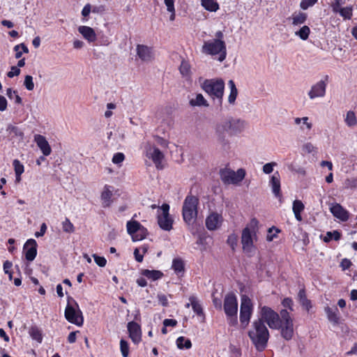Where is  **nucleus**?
Returning <instances> with one entry per match:
<instances>
[{
    "label": "nucleus",
    "instance_id": "nucleus-1",
    "mask_svg": "<svg viewBox=\"0 0 357 357\" xmlns=\"http://www.w3.org/2000/svg\"><path fill=\"white\" fill-rule=\"evenodd\" d=\"M245 126V122L243 120L233 117H227L216 126L215 133L218 141L223 151H228L230 149L225 133H228L230 136L237 135L243 132Z\"/></svg>",
    "mask_w": 357,
    "mask_h": 357
},
{
    "label": "nucleus",
    "instance_id": "nucleus-2",
    "mask_svg": "<svg viewBox=\"0 0 357 357\" xmlns=\"http://www.w3.org/2000/svg\"><path fill=\"white\" fill-rule=\"evenodd\" d=\"M248 336L257 351H262L266 349L269 339V332L261 319L253 321Z\"/></svg>",
    "mask_w": 357,
    "mask_h": 357
},
{
    "label": "nucleus",
    "instance_id": "nucleus-3",
    "mask_svg": "<svg viewBox=\"0 0 357 357\" xmlns=\"http://www.w3.org/2000/svg\"><path fill=\"white\" fill-rule=\"evenodd\" d=\"M203 90L213 100L218 107H222L225 89V82L222 79H206L202 84Z\"/></svg>",
    "mask_w": 357,
    "mask_h": 357
},
{
    "label": "nucleus",
    "instance_id": "nucleus-4",
    "mask_svg": "<svg viewBox=\"0 0 357 357\" xmlns=\"http://www.w3.org/2000/svg\"><path fill=\"white\" fill-rule=\"evenodd\" d=\"M202 52L206 55L218 56L217 59L222 62L227 56V47L225 41L218 40H208L204 42Z\"/></svg>",
    "mask_w": 357,
    "mask_h": 357
},
{
    "label": "nucleus",
    "instance_id": "nucleus-5",
    "mask_svg": "<svg viewBox=\"0 0 357 357\" xmlns=\"http://www.w3.org/2000/svg\"><path fill=\"white\" fill-rule=\"evenodd\" d=\"M199 199L192 195H188L184 199L182 207L183 220L188 225H190L197 218Z\"/></svg>",
    "mask_w": 357,
    "mask_h": 357
},
{
    "label": "nucleus",
    "instance_id": "nucleus-6",
    "mask_svg": "<svg viewBox=\"0 0 357 357\" xmlns=\"http://www.w3.org/2000/svg\"><path fill=\"white\" fill-rule=\"evenodd\" d=\"M224 311L227 316L228 324L230 326L236 325L238 323V302L234 294L230 293L225 296L224 300Z\"/></svg>",
    "mask_w": 357,
    "mask_h": 357
},
{
    "label": "nucleus",
    "instance_id": "nucleus-7",
    "mask_svg": "<svg viewBox=\"0 0 357 357\" xmlns=\"http://www.w3.org/2000/svg\"><path fill=\"white\" fill-rule=\"evenodd\" d=\"M278 325L277 329H280L282 337L286 340H291L294 335V324L293 319L286 309L280 311V320Z\"/></svg>",
    "mask_w": 357,
    "mask_h": 357
},
{
    "label": "nucleus",
    "instance_id": "nucleus-8",
    "mask_svg": "<svg viewBox=\"0 0 357 357\" xmlns=\"http://www.w3.org/2000/svg\"><path fill=\"white\" fill-rule=\"evenodd\" d=\"M259 222L256 218H252L250 221V226L253 228L252 231L249 227H245L242 231L241 243L243 250L245 253H250L253 250V241L252 233H255V228L257 227Z\"/></svg>",
    "mask_w": 357,
    "mask_h": 357
},
{
    "label": "nucleus",
    "instance_id": "nucleus-9",
    "mask_svg": "<svg viewBox=\"0 0 357 357\" xmlns=\"http://www.w3.org/2000/svg\"><path fill=\"white\" fill-rule=\"evenodd\" d=\"M169 211V206L167 204H163L158 210V224L165 231H170L172 229L174 220L170 217Z\"/></svg>",
    "mask_w": 357,
    "mask_h": 357
},
{
    "label": "nucleus",
    "instance_id": "nucleus-10",
    "mask_svg": "<svg viewBox=\"0 0 357 357\" xmlns=\"http://www.w3.org/2000/svg\"><path fill=\"white\" fill-rule=\"evenodd\" d=\"M127 231L134 241L144 239L148 234L147 229L136 220H130L126 224Z\"/></svg>",
    "mask_w": 357,
    "mask_h": 357
},
{
    "label": "nucleus",
    "instance_id": "nucleus-11",
    "mask_svg": "<svg viewBox=\"0 0 357 357\" xmlns=\"http://www.w3.org/2000/svg\"><path fill=\"white\" fill-rule=\"evenodd\" d=\"M260 315L259 319H261L264 323L266 322L271 328L277 329L278 328L280 314H278L269 307L264 306L261 308Z\"/></svg>",
    "mask_w": 357,
    "mask_h": 357
},
{
    "label": "nucleus",
    "instance_id": "nucleus-12",
    "mask_svg": "<svg viewBox=\"0 0 357 357\" xmlns=\"http://www.w3.org/2000/svg\"><path fill=\"white\" fill-rule=\"evenodd\" d=\"M252 312V304L251 300L247 296L241 297L240 307V321L243 327H246L250 321Z\"/></svg>",
    "mask_w": 357,
    "mask_h": 357
},
{
    "label": "nucleus",
    "instance_id": "nucleus-13",
    "mask_svg": "<svg viewBox=\"0 0 357 357\" xmlns=\"http://www.w3.org/2000/svg\"><path fill=\"white\" fill-rule=\"evenodd\" d=\"M245 174L243 169H239L236 172L228 169L220 170V178L225 184L237 183L244 178Z\"/></svg>",
    "mask_w": 357,
    "mask_h": 357
},
{
    "label": "nucleus",
    "instance_id": "nucleus-14",
    "mask_svg": "<svg viewBox=\"0 0 357 357\" xmlns=\"http://www.w3.org/2000/svg\"><path fill=\"white\" fill-rule=\"evenodd\" d=\"M146 156L151 159L158 169H162V162L165 158L163 153L155 146L148 144L146 146Z\"/></svg>",
    "mask_w": 357,
    "mask_h": 357
},
{
    "label": "nucleus",
    "instance_id": "nucleus-15",
    "mask_svg": "<svg viewBox=\"0 0 357 357\" xmlns=\"http://www.w3.org/2000/svg\"><path fill=\"white\" fill-rule=\"evenodd\" d=\"M65 317L69 322L77 326H80L83 324L84 319L82 312L79 309L76 310L69 303L65 310Z\"/></svg>",
    "mask_w": 357,
    "mask_h": 357
},
{
    "label": "nucleus",
    "instance_id": "nucleus-16",
    "mask_svg": "<svg viewBox=\"0 0 357 357\" xmlns=\"http://www.w3.org/2000/svg\"><path fill=\"white\" fill-rule=\"evenodd\" d=\"M328 79V76L326 75L324 80H320L312 86L308 92V96L310 99L322 98L325 96Z\"/></svg>",
    "mask_w": 357,
    "mask_h": 357
},
{
    "label": "nucleus",
    "instance_id": "nucleus-17",
    "mask_svg": "<svg viewBox=\"0 0 357 357\" xmlns=\"http://www.w3.org/2000/svg\"><path fill=\"white\" fill-rule=\"evenodd\" d=\"M23 250L25 255V258L29 261H32L37 255V243L33 239H29L24 243Z\"/></svg>",
    "mask_w": 357,
    "mask_h": 357
},
{
    "label": "nucleus",
    "instance_id": "nucleus-18",
    "mask_svg": "<svg viewBox=\"0 0 357 357\" xmlns=\"http://www.w3.org/2000/svg\"><path fill=\"white\" fill-rule=\"evenodd\" d=\"M136 50L139 58L144 62L151 61L154 58L153 50L150 47L144 45H137Z\"/></svg>",
    "mask_w": 357,
    "mask_h": 357
},
{
    "label": "nucleus",
    "instance_id": "nucleus-19",
    "mask_svg": "<svg viewBox=\"0 0 357 357\" xmlns=\"http://www.w3.org/2000/svg\"><path fill=\"white\" fill-rule=\"evenodd\" d=\"M128 331L132 341L135 344H138L141 341L142 337L140 326L135 321H130L128 324Z\"/></svg>",
    "mask_w": 357,
    "mask_h": 357
},
{
    "label": "nucleus",
    "instance_id": "nucleus-20",
    "mask_svg": "<svg viewBox=\"0 0 357 357\" xmlns=\"http://www.w3.org/2000/svg\"><path fill=\"white\" fill-rule=\"evenodd\" d=\"M330 211L334 217L342 221H347L349 218V212L338 203L332 204Z\"/></svg>",
    "mask_w": 357,
    "mask_h": 357
},
{
    "label": "nucleus",
    "instance_id": "nucleus-21",
    "mask_svg": "<svg viewBox=\"0 0 357 357\" xmlns=\"http://www.w3.org/2000/svg\"><path fill=\"white\" fill-rule=\"evenodd\" d=\"M269 185L271 187L272 192L274 194L275 197L281 201L280 176L278 172H275L271 176Z\"/></svg>",
    "mask_w": 357,
    "mask_h": 357
},
{
    "label": "nucleus",
    "instance_id": "nucleus-22",
    "mask_svg": "<svg viewBox=\"0 0 357 357\" xmlns=\"http://www.w3.org/2000/svg\"><path fill=\"white\" fill-rule=\"evenodd\" d=\"M34 141L44 155L47 156L51 153L52 149L44 136L36 135L34 136Z\"/></svg>",
    "mask_w": 357,
    "mask_h": 357
},
{
    "label": "nucleus",
    "instance_id": "nucleus-23",
    "mask_svg": "<svg viewBox=\"0 0 357 357\" xmlns=\"http://www.w3.org/2000/svg\"><path fill=\"white\" fill-rule=\"evenodd\" d=\"M78 31L89 43H93L97 39L95 31L90 26H80L78 27Z\"/></svg>",
    "mask_w": 357,
    "mask_h": 357
},
{
    "label": "nucleus",
    "instance_id": "nucleus-24",
    "mask_svg": "<svg viewBox=\"0 0 357 357\" xmlns=\"http://www.w3.org/2000/svg\"><path fill=\"white\" fill-rule=\"evenodd\" d=\"M221 217L218 213H211L206 219V226L209 230H215L218 228Z\"/></svg>",
    "mask_w": 357,
    "mask_h": 357
},
{
    "label": "nucleus",
    "instance_id": "nucleus-25",
    "mask_svg": "<svg viewBox=\"0 0 357 357\" xmlns=\"http://www.w3.org/2000/svg\"><path fill=\"white\" fill-rule=\"evenodd\" d=\"M109 185H105L104 190L101 193L102 206L104 208L109 207L112 204V191Z\"/></svg>",
    "mask_w": 357,
    "mask_h": 357
},
{
    "label": "nucleus",
    "instance_id": "nucleus-26",
    "mask_svg": "<svg viewBox=\"0 0 357 357\" xmlns=\"http://www.w3.org/2000/svg\"><path fill=\"white\" fill-rule=\"evenodd\" d=\"M325 312L326 313L327 318L330 322H331L335 325L339 324L340 317L337 314L338 309L336 307H330L328 306L326 307Z\"/></svg>",
    "mask_w": 357,
    "mask_h": 357
},
{
    "label": "nucleus",
    "instance_id": "nucleus-27",
    "mask_svg": "<svg viewBox=\"0 0 357 357\" xmlns=\"http://www.w3.org/2000/svg\"><path fill=\"white\" fill-rule=\"evenodd\" d=\"M298 300L302 307L309 312L310 309L312 307L311 301L307 298L304 289L299 290L298 293Z\"/></svg>",
    "mask_w": 357,
    "mask_h": 357
},
{
    "label": "nucleus",
    "instance_id": "nucleus-28",
    "mask_svg": "<svg viewBox=\"0 0 357 357\" xmlns=\"http://www.w3.org/2000/svg\"><path fill=\"white\" fill-rule=\"evenodd\" d=\"M142 274L153 281L160 279L163 276V273L160 271L156 270L150 271L148 269H144L142 271Z\"/></svg>",
    "mask_w": 357,
    "mask_h": 357
},
{
    "label": "nucleus",
    "instance_id": "nucleus-29",
    "mask_svg": "<svg viewBox=\"0 0 357 357\" xmlns=\"http://www.w3.org/2000/svg\"><path fill=\"white\" fill-rule=\"evenodd\" d=\"M190 105L192 107L208 106L207 100L204 98V96L201 93L197 94L195 98L190 99Z\"/></svg>",
    "mask_w": 357,
    "mask_h": 357
},
{
    "label": "nucleus",
    "instance_id": "nucleus-30",
    "mask_svg": "<svg viewBox=\"0 0 357 357\" xmlns=\"http://www.w3.org/2000/svg\"><path fill=\"white\" fill-rule=\"evenodd\" d=\"M228 85L230 88V93L228 96V102L230 105H233L235 104V101L238 95V90L233 80H229Z\"/></svg>",
    "mask_w": 357,
    "mask_h": 357
},
{
    "label": "nucleus",
    "instance_id": "nucleus-31",
    "mask_svg": "<svg viewBox=\"0 0 357 357\" xmlns=\"http://www.w3.org/2000/svg\"><path fill=\"white\" fill-rule=\"evenodd\" d=\"M190 303L186 304V307H189L190 305L192 306L193 311L199 316L203 315V309L201 305L199 303L197 298L194 296H191L189 298Z\"/></svg>",
    "mask_w": 357,
    "mask_h": 357
},
{
    "label": "nucleus",
    "instance_id": "nucleus-32",
    "mask_svg": "<svg viewBox=\"0 0 357 357\" xmlns=\"http://www.w3.org/2000/svg\"><path fill=\"white\" fill-rule=\"evenodd\" d=\"M307 17V15L305 13H294L292 15V24L295 26L301 25L305 22Z\"/></svg>",
    "mask_w": 357,
    "mask_h": 357
},
{
    "label": "nucleus",
    "instance_id": "nucleus-33",
    "mask_svg": "<svg viewBox=\"0 0 357 357\" xmlns=\"http://www.w3.org/2000/svg\"><path fill=\"white\" fill-rule=\"evenodd\" d=\"M201 5L210 12H215L219 8V5L213 0H201Z\"/></svg>",
    "mask_w": 357,
    "mask_h": 357
},
{
    "label": "nucleus",
    "instance_id": "nucleus-34",
    "mask_svg": "<svg viewBox=\"0 0 357 357\" xmlns=\"http://www.w3.org/2000/svg\"><path fill=\"white\" fill-rule=\"evenodd\" d=\"M176 345L180 349H189L192 347V343L190 340L185 338V337H178L176 340Z\"/></svg>",
    "mask_w": 357,
    "mask_h": 357
},
{
    "label": "nucleus",
    "instance_id": "nucleus-35",
    "mask_svg": "<svg viewBox=\"0 0 357 357\" xmlns=\"http://www.w3.org/2000/svg\"><path fill=\"white\" fill-rule=\"evenodd\" d=\"M29 333L33 340H36L38 342H42V333L40 330L37 326H31L29 329Z\"/></svg>",
    "mask_w": 357,
    "mask_h": 357
},
{
    "label": "nucleus",
    "instance_id": "nucleus-36",
    "mask_svg": "<svg viewBox=\"0 0 357 357\" xmlns=\"http://www.w3.org/2000/svg\"><path fill=\"white\" fill-rule=\"evenodd\" d=\"M345 123L349 127H353L357 124V119L353 111H349L347 113Z\"/></svg>",
    "mask_w": 357,
    "mask_h": 357
},
{
    "label": "nucleus",
    "instance_id": "nucleus-37",
    "mask_svg": "<svg viewBox=\"0 0 357 357\" xmlns=\"http://www.w3.org/2000/svg\"><path fill=\"white\" fill-rule=\"evenodd\" d=\"M6 95L10 100L14 99L15 103L21 105L22 104V100L21 97L17 93V91H13L12 89L8 88L6 90Z\"/></svg>",
    "mask_w": 357,
    "mask_h": 357
},
{
    "label": "nucleus",
    "instance_id": "nucleus-38",
    "mask_svg": "<svg viewBox=\"0 0 357 357\" xmlns=\"http://www.w3.org/2000/svg\"><path fill=\"white\" fill-rule=\"evenodd\" d=\"M310 29L307 26H303L298 31H296L295 34L301 39L305 40L309 37Z\"/></svg>",
    "mask_w": 357,
    "mask_h": 357
},
{
    "label": "nucleus",
    "instance_id": "nucleus-39",
    "mask_svg": "<svg viewBox=\"0 0 357 357\" xmlns=\"http://www.w3.org/2000/svg\"><path fill=\"white\" fill-rule=\"evenodd\" d=\"M340 15L344 20H351L353 15V8L352 6H347L345 8H341V10L338 12Z\"/></svg>",
    "mask_w": 357,
    "mask_h": 357
},
{
    "label": "nucleus",
    "instance_id": "nucleus-40",
    "mask_svg": "<svg viewBox=\"0 0 357 357\" xmlns=\"http://www.w3.org/2000/svg\"><path fill=\"white\" fill-rule=\"evenodd\" d=\"M172 268L176 273H180L184 271V264L181 259H174L172 261Z\"/></svg>",
    "mask_w": 357,
    "mask_h": 357
},
{
    "label": "nucleus",
    "instance_id": "nucleus-41",
    "mask_svg": "<svg viewBox=\"0 0 357 357\" xmlns=\"http://www.w3.org/2000/svg\"><path fill=\"white\" fill-rule=\"evenodd\" d=\"M341 237V234L337 231L334 230L333 231H328L326 233V236L324 238L325 242H329L331 240L334 239L335 241H338Z\"/></svg>",
    "mask_w": 357,
    "mask_h": 357
},
{
    "label": "nucleus",
    "instance_id": "nucleus-42",
    "mask_svg": "<svg viewBox=\"0 0 357 357\" xmlns=\"http://www.w3.org/2000/svg\"><path fill=\"white\" fill-rule=\"evenodd\" d=\"M15 176H21L24 171V165L17 159H15L13 162Z\"/></svg>",
    "mask_w": 357,
    "mask_h": 357
},
{
    "label": "nucleus",
    "instance_id": "nucleus-43",
    "mask_svg": "<svg viewBox=\"0 0 357 357\" xmlns=\"http://www.w3.org/2000/svg\"><path fill=\"white\" fill-rule=\"evenodd\" d=\"M62 229L66 233H73L75 231V227L68 218H66L62 222Z\"/></svg>",
    "mask_w": 357,
    "mask_h": 357
},
{
    "label": "nucleus",
    "instance_id": "nucleus-44",
    "mask_svg": "<svg viewBox=\"0 0 357 357\" xmlns=\"http://www.w3.org/2000/svg\"><path fill=\"white\" fill-rule=\"evenodd\" d=\"M227 243L230 246L232 250H235L238 243V236L235 234H230L227 238Z\"/></svg>",
    "mask_w": 357,
    "mask_h": 357
},
{
    "label": "nucleus",
    "instance_id": "nucleus-45",
    "mask_svg": "<svg viewBox=\"0 0 357 357\" xmlns=\"http://www.w3.org/2000/svg\"><path fill=\"white\" fill-rule=\"evenodd\" d=\"M343 185H344V188L346 189H354L356 187L357 178H348L344 180Z\"/></svg>",
    "mask_w": 357,
    "mask_h": 357
},
{
    "label": "nucleus",
    "instance_id": "nucleus-46",
    "mask_svg": "<svg viewBox=\"0 0 357 357\" xmlns=\"http://www.w3.org/2000/svg\"><path fill=\"white\" fill-rule=\"evenodd\" d=\"M120 349L123 357H128L129 354V346L127 341L121 340L120 341Z\"/></svg>",
    "mask_w": 357,
    "mask_h": 357
},
{
    "label": "nucleus",
    "instance_id": "nucleus-47",
    "mask_svg": "<svg viewBox=\"0 0 357 357\" xmlns=\"http://www.w3.org/2000/svg\"><path fill=\"white\" fill-rule=\"evenodd\" d=\"M24 85L28 91H32L34 89L33 77L31 75H26L24 77Z\"/></svg>",
    "mask_w": 357,
    "mask_h": 357
},
{
    "label": "nucleus",
    "instance_id": "nucleus-48",
    "mask_svg": "<svg viewBox=\"0 0 357 357\" xmlns=\"http://www.w3.org/2000/svg\"><path fill=\"white\" fill-rule=\"evenodd\" d=\"M179 70L183 75H188L190 70V66L188 62L182 61L179 67Z\"/></svg>",
    "mask_w": 357,
    "mask_h": 357
},
{
    "label": "nucleus",
    "instance_id": "nucleus-49",
    "mask_svg": "<svg viewBox=\"0 0 357 357\" xmlns=\"http://www.w3.org/2000/svg\"><path fill=\"white\" fill-rule=\"evenodd\" d=\"M292 209L294 213H301L304 209V204L300 200H295L293 202Z\"/></svg>",
    "mask_w": 357,
    "mask_h": 357
},
{
    "label": "nucleus",
    "instance_id": "nucleus-50",
    "mask_svg": "<svg viewBox=\"0 0 357 357\" xmlns=\"http://www.w3.org/2000/svg\"><path fill=\"white\" fill-rule=\"evenodd\" d=\"M93 257L96 264L100 267H105L107 264V260L103 257H100L96 254L93 255Z\"/></svg>",
    "mask_w": 357,
    "mask_h": 357
},
{
    "label": "nucleus",
    "instance_id": "nucleus-51",
    "mask_svg": "<svg viewBox=\"0 0 357 357\" xmlns=\"http://www.w3.org/2000/svg\"><path fill=\"white\" fill-rule=\"evenodd\" d=\"M302 150L305 153H311L316 151L317 149L311 142H307L303 145Z\"/></svg>",
    "mask_w": 357,
    "mask_h": 357
},
{
    "label": "nucleus",
    "instance_id": "nucleus-52",
    "mask_svg": "<svg viewBox=\"0 0 357 357\" xmlns=\"http://www.w3.org/2000/svg\"><path fill=\"white\" fill-rule=\"evenodd\" d=\"M318 0H302L300 6L302 9L306 10L312 6Z\"/></svg>",
    "mask_w": 357,
    "mask_h": 357
},
{
    "label": "nucleus",
    "instance_id": "nucleus-53",
    "mask_svg": "<svg viewBox=\"0 0 357 357\" xmlns=\"http://www.w3.org/2000/svg\"><path fill=\"white\" fill-rule=\"evenodd\" d=\"M277 165L275 162L266 163L263 166V172L265 174H271L273 171V167Z\"/></svg>",
    "mask_w": 357,
    "mask_h": 357
},
{
    "label": "nucleus",
    "instance_id": "nucleus-54",
    "mask_svg": "<svg viewBox=\"0 0 357 357\" xmlns=\"http://www.w3.org/2000/svg\"><path fill=\"white\" fill-rule=\"evenodd\" d=\"M342 4V0H334V1L331 5L333 13H337L342 8H340Z\"/></svg>",
    "mask_w": 357,
    "mask_h": 357
},
{
    "label": "nucleus",
    "instance_id": "nucleus-55",
    "mask_svg": "<svg viewBox=\"0 0 357 357\" xmlns=\"http://www.w3.org/2000/svg\"><path fill=\"white\" fill-rule=\"evenodd\" d=\"M125 156L122 153H116L114 155L112 162L114 164H119L124 160Z\"/></svg>",
    "mask_w": 357,
    "mask_h": 357
},
{
    "label": "nucleus",
    "instance_id": "nucleus-56",
    "mask_svg": "<svg viewBox=\"0 0 357 357\" xmlns=\"http://www.w3.org/2000/svg\"><path fill=\"white\" fill-rule=\"evenodd\" d=\"M282 304L284 307L289 309L291 311L294 310V309H293L294 303H293V301L291 298H285L284 299H283Z\"/></svg>",
    "mask_w": 357,
    "mask_h": 357
},
{
    "label": "nucleus",
    "instance_id": "nucleus-57",
    "mask_svg": "<svg viewBox=\"0 0 357 357\" xmlns=\"http://www.w3.org/2000/svg\"><path fill=\"white\" fill-rule=\"evenodd\" d=\"M20 73V69L19 68H17V66H12L11 70L8 73L7 76L8 77L12 78L14 76L19 75Z\"/></svg>",
    "mask_w": 357,
    "mask_h": 357
},
{
    "label": "nucleus",
    "instance_id": "nucleus-58",
    "mask_svg": "<svg viewBox=\"0 0 357 357\" xmlns=\"http://www.w3.org/2000/svg\"><path fill=\"white\" fill-rule=\"evenodd\" d=\"M8 131H10V132L14 133L15 135L22 136V132L18 129L17 127L14 126L13 125H9L7 128Z\"/></svg>",
    "mask_w": 357,
    "mask_h": 357
},
{
    "label": "nucleus",
    "instance_id": "nucleus-59",
    "mask_svg": "<svg viewBox=\"0 0 357 357\" xmlns=\"http://www.w3.org/2000/svg\"><path fill=\"white\" fill-rule=\"evenodd\" d=\"M163 325L165 327H167V326L174 327V326H176L177 325V321L176 319H165L163 321Z\"/></svg>",
    "mask_w": 357,
    "mask_h": 357
},
{
    "label": "nucleus",
    "instance_id": "nucleus-60",
    "mask_svg": "<svg viewBox=\"0 0 357 357\" xmlns=\"http://www.w3.org/2000/svg\"><path fill=\"white\" fill-rule=\"evenodd\" d=\"M46 230H47V225H46V224H45V223H43V224L40 225V231H39L36 232V234H35V236H36V238H38V237L43 236L45 234Z\"/></svg>",
    "mask_w": 357,
    "mask_h": 357
},
{
    "label": "nucleus",
    "instance_id": "nucleus-61",
    "mask_svg": "<svg viewBox=\"0 0 357 357\" xmlns=\"http://www.w3.org/2000/svg\"><path fill=\"white\" fill-rule=\"evenodd\" d=\"M7 108V100L6 98L0 95V111L3 112Z\"/></svg>",
    "mask_w": 357,
    "mask_h": 357
},
{
    "label": "nucleus",
    "instance_id": "nucleus-62",
    "mask_svg": "<svg viewBox=\"0 0 357 357\" xmlns=\"http://www.w3.org/2000/svg\"><path fill=\"white\" fill-rule=\"evenodd\" d=\"M351 262L348 259H343L341 261L340 266L342 268L343 270H346L350 268L351 266Z\"/></svg>",
    "mask_w": 357,
    "mask_h": 357
},
{
    "label": "nucleus",
    "instance_id": "nucleus-63",
    "mask_svg": "<svg viewBox=\"0 0 357 357\" xmlns=\"http://www.w3.org/2000/svg\"><path fill=\"white\" fill-rule=\"evenodd\" d=\"M158 298L159 302L162 306H167L168 305V300L165 295L164 294H158Z\"/></svg>",
    "mask_w": 357,
    "mask_h": 357
},
{
    "label": "nucleus",
    "instance_id": "nucleus-64",
    "mask_svg": "<svg viewBox=\"0 0 357 357\" xmlns=\"http://www.w3.org/2000/svg\"><path fill=\"white\" fill-rule=\"evenodd\" d=\"M165 4L168 11H174V0H165Z\"/></svg>",
    "mask_w": 357,
    "mask_h": 357
}]
</instances>
